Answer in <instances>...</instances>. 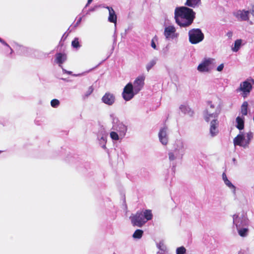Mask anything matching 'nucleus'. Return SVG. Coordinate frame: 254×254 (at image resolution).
<instances>
[{
	"label": "nucleus",
	"instance_id": "f257e3e1",
	"mask_svg": "<svg viewBox=\"0 0 254 254\" xmlns=\"http://www.w3.org/2000/svg\"><path fill=\"white\" fill-rule=\"evenodd\" d=\"M176 22L182 27L190 26L195 18V13L187 6L177 7L175 10Z\"/></svg>",
	"mask_w": 254,
	"mask_h": 254
},
{
	"label": "nucleus",
	"instance_id": "f03ea898",
	"mask_svg": "<svg viewBox=\"0 0 254 254\" xmlns=\"http://www.w3.org/2000/svg\"><path fill=\"white\" fill-rule=\"evenodd\" d=\"M153 214L151 210L146 209L144 211H138L129 217L133 226L141 227L148 221L152 219Z\"/></svg>",
	"mask_w": 254,
	"mask_h": 254
},
{
	"label": "nucleus",
	"instance_id": "7ed1b4c3",
	"mask_svg": "<svg viewBox=\"0 0 254 254\" xmlns=\"http://www.w3.org/2000/svg\"><path fill=\"white\" fill-rule=\"evenodd\" d=\"M217 114L214 113H208L207 111H206V113L204 116L205 120L208 122L210 120V118H213V119L210 123V132L212 136L216 135L218 132V122L216 119L217 118Z\"/></svg>",
	"mask_w": 254,
	"mask_h": 254
},
{
	"label": "nucleus",
	"instance_id": "20e7f679",
	"mask_svg": "<svg viewBox=\"0 0 254 254\" xmlns=\"http://www.w3.org/2000/svg\"><path fill=\"white\" fill-rule=\"evenodd\" d=\"M189 41L192 44H197L204 39V34L200 29H192L189 32Z\"/></svg>",
	"mask_w": 254,
	"mask_h": 254
},
{
	"label": "nucleus",
	"instance_id": "39448f33",
	"mask_svg": "<svg viewBox=\"0 0 254 254\" xmlns=\"http://www.w3.org/2000/svg\"><path fill=\"white\" fill-rule=\"evenodd\" d=\"M214 59L210 58L205 59L202 63L198 65L197 70L200 72H208L210 71L214 67Z\"/></svg>",
	"mask_w": 254,
	"mask_h": 254
},
{
	"label": "nucleus",
	"instance_id": "423d86ee",
	"mask_svg": "<svg viewBox=\"0 0 254 254\" xmlns=\"http://www.w3.org/2000/svg\"><path fill=\"white\" fill-rule=\"evenodd\" d=\"M249 79L242 82L239 88L237 89V92H242V96L243 97H246L249 94L252 89V85L248 81Z\"/></svg>",
	"mask_w": 254,
	"mask_h": 254
},
{
	"label": "nucleus",
	"instance_id": "0eeeda50",
	"mask_svg": "<svg viewBox=\"0 0 254 254\" xmlns=\"http://www.w3.org/2000/svg\"><path fill=\"white\" fill-rule=\"evenodd\" d=\"M122 95L126 101H129L133 97V86L131 83H128L124 87Z\"/></svg>",
	"mask_w": 254,
	"mask_h": 254
},
{
	"label": "nucleus",
	"instance_id": "6e6552de",
	"mask_svg": "<svg viewBox=\"0 0 254 254\" xmlns=\"http://www.w3.org/2000/svg\"><path fill=\"white\" fill-rule=\"evenodd\" d=\"M145 77L144 76H138L134 82V90L136 93L139 91L144 84Z\"/></svg>",
	"mask_w": 254,
	"mask_h": 254
},
{
	"label": "nucleus",
	"instance_id": "1a4fd4ad",
	"mask_svg": "<svg viewBox=\"0 0 254 254\" xmlns=\"http://www.w3.org/2000/svg\"><path fill=\"white\" fill-rule=\"evenodd\" d=\"M115 97L114 95L109 92H107L102 98V101L105 104L111 106L115 102Z\"/></svg>",
	"mask_w": 254,
	"mask_h": 254
},
{
	"label": "nucleus",
	"instance_id": "9d476101",
	"mask_svg": "<svg viewBox=\"0 0 254 254\" xmlns=\"http://www.w3.org/2000/svg\"><path fill=\"white\" fill-rule=\"evenodd\" d=\"M245 140L244 134H239L234 139V145H238L240 146L245 147L249 144V141H246L244 143V141Z\"/></svg>",
	"mask_w": 254,
	"mask_h": 254
},
{
	"label": "nucleus",
	"instance_id": "9b49d317",
	"mask_svg": "<svg viewBox=\"0 0 254 254\" xmlns=\"http://www.w3.org/2000/svg\"><path fill=\"white\" fill-rule=\"evenodd\" d=\"M159 137L160 142L164 145H166L168 143V136L167 135V127H164L160 130L159 132Z\"/></svg>",
	"mask_w": 254,
	"mask_h": 254
},
{
	"label": "nucleus",
	"instance_id": "f8f14e48",
	"mask_svg": "<svg viewBox=\"0 0 254 254\" xmlns=\"http://www.w3.org/2000/svg\"><path fill=\"white\" fill-rule=\"evenodd\" d=\"M106 8L108 9L109 15L108 20L109 22L116 24L117 23V17L115 12L112 7L107 6Z\"/></svg>",
	"mask_w": 254,
	"mask_h": 254
},
{
	"label": "nucleus",
	"instance_id": "ddd939ff",
	"mask_svg": "<svg viewBox=\"0 0 254 254\" xmlns=\"http://www.w3.org/2000/svg\"><path fill=\"white\" fill-rule=\"evenodd\" d=\"M176 32V29L173 26H169L165 28L164 35L166 38H173Z\"/></svg>",
	"mask_w": 254,
	"mask_h": 254
},
{
	"label": "nucleus",
	"instance_id": "4468645a",
	"mask_svg": "<svg viewBox=\"0 0 254 254\" xmlns=\"http://www.w3.org/2000/svg\"><path fill=\"white\" fill-rule=\"evenodd\" d=\"M201 3V0H187L185 4L188 7L194 8L200 5Z\"/></svg>",
	"mask_w": 254,
	"mask_h": 254
},
{
	"label": "nucleus",
	"instance_id": "2eb2a0df",
	"mask_svg": "<svg viewBox=\"0 0 254 254\" xmlns=\"http://www.w3.org/2000/svg\"><path fill=\"white\" fill-rule=\"evenodd\" d=\"M250 12L249 10H240L238 12V16L240 17L241 20L248 21L249 20Z\"/></svg>",
	"mask_w": 254,
	"mask_h": 254
},
{
	"label": "nucleus",
	"instance_id": "dca6fc26",
	"mask_svg": "<svg viewBox=\"0 0 254 254\" xmlns=\"http://www.w3.org/2000/svg\"><path fill=\"white\" fill-rule=\"evenodd\" d=\"M56 62L60 65L63 64L66 59V55L65 54H62L61 53H58L56 54Z\"/></svg>",
	"mask_w": 254,
	"mask_h": 254
},
{
	"label": "nucleus",
	"instance_id": "f3484780",
	"mask_svg": "<svg viewBox=\"0 0 254 254\" xmlns=\"http://www.w3.org/2000/svg\"><path fill=\"white\" fill-rule=\"evenodd\" d=\"M236 122L237 123V127L239 130H242L244 127V121L243 119L240 117L236 118Z\"/></svg>",
	"mask_w": 254,
	"mask_h": 254
},
{
	"label": "nucleus",
	"instance_id": "a211bd4d",
	"mask_svg": "<svg viewBox=\"0 0 254 254\" xmlns=\"http://www.w3.org/2000/svg\"><path fill=\"white\" fill-rule=\"evenodd\" d=\"M248 103L247 101L243 102L241 106V113L243 115L246 116L248 114Z\"/></svg>",
	"mask_w": 254,
	"mask_h": 254
},
{
	"label": "nucleus",
	"instance_id": "6ab92c4d",
	"mask_svg": "<svg viewBox=\"0 0 254 254\" xmlns=\"http://www.w3.org/2000/svg\"><path fill=\"white\" fill-rule=\"evenodd\" d=\"M242 41L241 39H237L235 41L234 47L232 48V50L234 52H237L239 50L242 44Z\"/></svg>",
	"mask_w": 254,
	"mask_h": 254
},
{
	"label": "nucleus",
	"instance_id": "aec40b11",
	"mask_svg": "<svg viewBox=\"0 0 254 254\" xmlns=\"http://www.w3.org/2000/svg\"><path fill=\"white\" fill-rule=\"evenodd\" d=\"M143 234V231L140 229H137L134 232L132 237L134 239H140Z\"/></svg>",
	"mask_w": 254,
	"mask_h": 254
},
{
	"label": "nucleus",
	"instance_id": "412c9836",
	"mask_svg": "<svg viewBox=\"0 0 254 254\" xmlns=\"http://www.w3.org/2000/svg\"><path fill=\"white\" fill-rule=\"evenodd\" d=\"M71 46L73 48L78 49L80 47L79 44V39L78 38H75L71 42Z\"/></svg>",
	"mask_w": 254,
	"mask_h": 254
},
{
	"label": "nucleus",
	"instance_id": "4be33fe9",
	"mask_svg": "<svg viewBox=\"0 0 254 254\" xmlns=\"http://www.w3.org/2000/svg\"><path fill=\"white\" fill-rule=\"evenodd\" d=\"M248 232V229L242 228L238 230V233L241 237H245L247 236Z\"/></svg>",
	"mask_w": 254,
	"mask_h": 254
},
{
	"label": "nucleus",
	"instance_id": "5701e85b",
	"mask_svg": "<svg viewBox=\"0 0 254 254\" xmlns=\"http://www.w3.org/2000/svg\"><path fill=\"white\" fill-rule=\"evenodd\" d=\"M156 62L155 60L151 61L146 66V69L148 71L156 64Z\"/></svg>",
	"mask_w": 254,
	"mask_h": 254
},
{
	"label": "nucleus",
	"instance_id": "b1692460",
	"mask_svg": "<svg viewBox=\"0 0 254 254\" xmlns=\"http://www.w3.org/2000/svg\"><path fill=\"white\" fill-rule=\"evenodd\" d=\"M51 105L52 107L56 108L60 105V101L56 99H53L51 101Z\"/></svg>",
	"mask_w": 254,
	"mask_h": 254
},
{
	"label": "nucleus",
	"instance_id": "393cba45",
	"mask_svg": "<svg viewBox=\"0 0 254 254\" xmlns=\"http://www.w3.org/2000/svg\"><path fill=\"white\" fill-rule=\"evenodd\" d=\"M186 250L185 247H181L178 248L176 250L177 254H185L186 253Z\"/></svg>",
	"mask_w": 254,
	"mask_h": 254
},
{
	"label": "nucleus",
	"instance_id": "a878e982",
	"mask_svg": "<svg viewBox=\"0 0 254 254\" xmlns=\"http://www.w3.org/2000/svg\"><path fill=\"white\" fill-rule=\"evenodd\" d=\"M110 136L113 140H118L119 139L118 133L115 131L111 132Z\"/></svg>",
	"mask_w": 254,
	"mask_h": 254
},
{
	"label": "nucleus",
	"instance_id": "bb28decb",
	"mask_svg": "<svg viewBox=\"0 0 254 254\" xmlns=\"http://www.w3.org/2000/svg\"><path fill=\"white\" fill-rule=\"evenodd\" d=\"M155 41H157V38L155 36L151 40V46L154 49H156V46L155 43Z\"/></svg>",
	"mask_w": 254,
	"mask_h": 254
},
{
	"label": "nucleus",
	"instance_id": "cd10ccee",
	"mask_svg": "<svg viewBox=\"0 0 254 254\" xmlns=\"http://www.w3.org/2000/svg\"><path fill=\"white\" fill-rule=\"evenodd\" d=\"M247 141H249V143H250V140L253 138V133L252 132H249L247 133Z\"/></svg>",
	"mask_w": 254,
	"mask_h": 254
},
{
	"label": "nucleus",
	"instance_id": "c85d7f7f",
	"mask_svg": "<svg viewBox=\"0 0 254 254\" xmlns=\"http://www.w3.org/2000/svg\"><path fill=\"white\" fill-rule=\"evenodd\" d=\"M93 88L92 86H90L88 89V90L86 92V95L87 96L89 95H90L93 91Z\"/></svg>",
	"mask_w": 254,
	"mask_h": 254
},
{
	"label": "nucleus",
	"instance_id": "c756f323",
	"mask_svg": "<svg viewBox=\"0 0 254 254\" xmlns=\"http://www.w3.org/2000/svg\"><path fill=\"white\" fill-rule=\"evenodd\" d=\"M224 183L229 187L234 188V186L233 185V184L230 182V181L228 179L225 180Z\"/></svg>",
	"mask_w": 254,
	"mask_h": 254
},
{
	"label": "nucleus",
	"instance_id": "7c9ffc66",
	"mask_svg": "<svg viewBox=\"0 0 254 254\" xmlns=\"http://www.w3.org/2000/svg\"><path fill=\"white\" fill-rule=\"evenodd\" d=\"M169 158L170 160H171V161H173V160H175V156L172 152H170L169 153Z\"/></svg>",
	"mask_w": 254,
	"mask_h": 254
},
{
	"label": "nucleus",
	"instance_id": "2f4dec72",
	"mask_svg": "<svg viewBox=\"0 0 254 254\" xmlns=\"http://www.w3.org/2000/svg\"><path fill=\"white\" fill-rule=\"evenodd\" d=\"M224 67V65L223 64H220L218 67H217V70L218 71H221L222 70L223 68Z\"/></svg>",
	"mask_w": 254,
	"mask_h": 254
},
{
	"label": "nucleus",
	"instance_id": "473e14b6",
	"mask_svg": "<svg viewBox=\"0 0 254 254\" xmlns=\"http://www.w3.org/2000/svg\"><path fill=\"white\" fill-rule=\"evenodd\" d=\"M226 35L229 38H231L233 35V32L232 31H229L227 33Z\"/></svg>",
	"mask_w": 254,
	"mask_h": 254
},
{
	"label": "nucleus",
	"instance_id": "72a5a7b5",
	"mask_svg": "<svg viewBox=\"0 0 254 254\" xmlns=\"http://www.w3.org/2000/svg\"><path fill=\"white\" fill-rule=\"evenodd\" d=\"M0 42L3 44V45L7 46V47H9V45L4 41L2 39H1L0 38Z\"/></svg>",
	"mask_w": 254,
	"mask_h": 254
},
{
	"label": "nucleus",
	"instance_id": "f704fd0d",
	"mask_svg": "<svg viewBox=\"0 0 254 254\" xmlns=\"http://www.w3.org/2000/svg\"><path fill=\"white\" fill-rule=\"evenodd\" d=\"M222 178L224 182H225V180H226L228 179L227 178L226 175L225 173H223L222 174Z\"/></svg>",
	"mask_w": 254,
	"mask_h": 254
},
{
	"label": "nucleus",
	"instance_id": "c9c22d12",
	"mask_svg": "<svg viewBox=\"0 0 254 254\" xmlns=\"http://www.w3.org/2000/svg\"><path fill=\"white\" fill-rule=\"evenodd\" d=\"M238 217V216L237 215H233V223H236V220H237V218Z\"/></svg>",
	"mask_w": 254,
	"mask_h": 254
},
{
	"label": "nucleus",
	"instance_id": "e433bc0d",
	"mask_svg": "<svg viewBox=\"0 0 254 254\" xmlns=\"http://www.w3.org/2000/svg\"><path fill=\"white\" fill-rule=\"evenodd\" d=\"M180 108L182 111H184L186 109V107L184 105H181L180 107Z\"/></svg>",
	"mask_w": 254,
	"mask_h": 254
},
{
	"label": "nucleus",
	"instance_id": "4c0bfd02",
	"mask_svg": "<svg viewBox=\"0 0 254 254\" xmlns=\"http://www.w3.org/2000/svg\"><path fill=\"white\" fill-rule=\"evenodd\" d=\"M208 103L210 105V106L211 108H214V106L212 104V103L211 101H208Z\"/></svg>",
	"mask_w": 254,
	"mask_h": 254
},
{
	"label": "nucleus",
	"instance_id": "58836bf2",
	"mask_svg": "<svg viewBox=\"0 0 254 254\" xmlns=\"http://www.w3.org/2000/svg\"><path fill=\"white\" fill-rule=\"evenodd\" d=\"M250 12L253 16H254V5L252 6V8Z\"/></svg>",
	"mask_w": 254,
	"mask_h": 254
},
{
	"label": "nucleus",
	"instance_id": "ea45409f",
	"mask_svg": "<svg viewBox=\"0 0 254 254\" xmlns=\"http://www.w3.org/2000/svg\"><path fill=\"white\" fill-rule=\"evenodd\" d=\"M92 0H88L86 5L89 4L92 1Z\"/></svg>",
	"mask_w": 254,
	"mask_h": 254
},
{
	"label": "nucleus",
	"instance_id": "a19ab883",
	"mask_svg": "<svg viewBox=\"0 0 254 254\" xmlns=\"http://www.w3.org/2000/svg\"><path fill=\"white\" fill-rule=\"evenodd\" d=\"M251 80L252 81L253 83L254 84V79H251Z\"/></svg>",
	"mask_w": 254,
	"mask_h": 254
}]
</instances>
